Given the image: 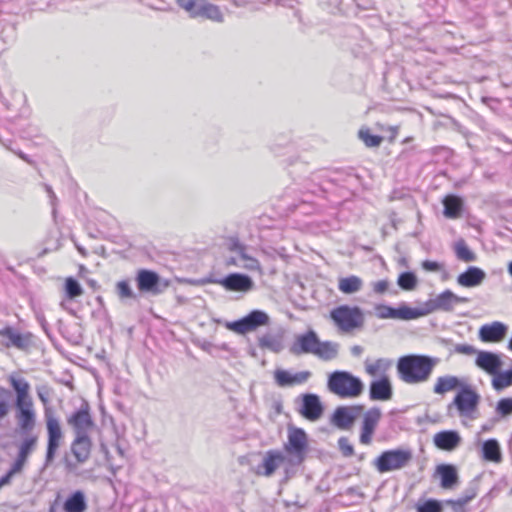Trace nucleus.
<instances>
[{
    "label": "nucleus",
    "mask_w": 512,
    "mask_h": 512,
    "mask_svg": "<svg viewBox=\"0 0 512 512\" xmlns=\"http://www.w3.org/2000/svg\"><path fill=\"white\" fill-rule=\"evenodd\" d=\"M316 345H319V337L314 330H308L303 334L295 336V340L290 346V352L299 356L302 354H314Z\"/></svg>",
    "instance_id": "19"
},
{
    "label": "nucleus",
    "mask_w": 512,
    "mask_h": 512,
    "mask_svg": "<svg viewBox=\"0 0 512 512\" xmlns=\"http://www.w3.org/2000/svg\"><path fill=\"white\" fill-rule=\"evenodd\" d=\"M116 294L120 299H135L136 294L131 288L128 280H121L116 283L115 286Z\"/></svg>",
    "instance_id": "47"
},
{
    "label": "nucleus",
    "mask_w": 512,
    "mask_h": 512,
    "mask_svg": "<svg viewBox=\"0 0 512 512\" xmlns=\"http://www.w3.org/2000/svg\"><path fill=\"white\" fill-rule=\"evenodd\" d=\"M455 351L464 355H473L477 354L479 351L472 345L468 344H460L455 347Z\"/></svg>",
    "instance_id": "57"
},
{
    "label": "nucleus",
    "mask_w": 512,
    "mask_h": 512,
    "mask_svg": "<svg viewBox=\"0 0 512 512\" xmlns=\"http://www.w3.org/2000/svg\"><path fill=\"white\" fill-rule=\"evenodd\" d=\"M469 502L461 495L457 499L447 500L445 504L450 505L454 512H462Z\"/></svg>",
    "instance_id": "51"
},
{
    "label": "nucleus",
    "mask_w": 512,
    "mask_h": 512,
    "mask_svg": "<svg viewBox=\"0 0 512 512\" xmlns=\"http://www.w3.org/2000/svg\"><path fill=\"white\" fill-rule=\"evenodd\" d=\"M508 332V326L502 322L494 321L485 324L479 329V338L483 342H500Z\"/></svg>",
    "instance_id": "23"
},
{
    "label": "nucleus",
    "mask_w": 512,
    "mask_h": 512,
    "mask_svg": "<svg viewBox=\"0 0 512 512\" xmlns=\"http://www.w3.org/2000/svg\"><path fill=\"white\" fill-rule=\"evenodd\" d=\"M310 377V371H300L294 374L284 369H276L274 371V380L280 387L300 385L307 382Z\"/></svg>",
    "instance_id": "21"
},
{
    "label": "nucleus",
    "mask_w": 512,
    "mask_h": 512,
    "mask_svg": "<svg viewBox=\"0 0 512 512\" xmlns=\"http://www.w3.org/2000/svg\"><path fill=\"white\" fill-rule=\"evenodd\" d=\"M486 278V273L479 267L470 266L466 271L459 274L457 283L463 287L479 286Z\"/></svg>",
    "instance_id": "29"
},
{
    "label": "nucleus",
    "mask_w": 512,
    "mask_h": 512,
    "mask_svg": "<svg viewBox=\"0 0 512 512\" xmlns=\"http://www.w3.org/2000/svg\"><path fill=\"white\" fill-rule=\"evenodd\" d=\"M294 465L289 464L288 457L278 450H269L266 452L263 461L256 468V474L270 477L276 469L284 467L286 478L290 477V468Z\"/></svg>",
    "instance_id": "9"
},
{
    "label": "nucleus",
    "mask_w": 512,
    "mask_h": 512,
    "mask_svg": "<svg viewBox=\"0 0 512 512\" xmlns=\"http://www.w3.org/2000/svg\"><path fill=\"white\" fill-rule=\"evenodd\" d=\"M482 456L485 460L491 462L501 461V450L497 440L489 439L482 444Z\"/></svg>",
    "instance_id": "36"
},
{
    "label": "nucleus",
    "mask_w": 512,
    "mask_h": 512,
    "mask_svg": "<svg viewBox=\"0 0 512 512\" xmlns=\"http://www.w3.org/2000/svg\"><path fill=\"white\" fill-rule=\"evenodd\" d=\"M308 449V437L302 428L289 426L287 429V442L284 450L287 453L288 462L298 466L304 459Z\"/></svg>",
    "instance_id": "3"
},
{
    "label": "nucleus",
    "mask_w": 512,
    "mask_h": 512,
    "mask_svg": "<svg viewBox=\"0 0 512 512\" xmlns=\"http://www.w3.org/2000/svg\"><path fill=\"white\" fill-rule=\"evenodd\" d=\"M15 418L17 424L23 432H31L36 424V413L34 410L33 400L15 402Z\"/></svg>",
    "instance_id": "17"
},
{
    "label": "nucleus",
    "mask_w": 512,
    "mask_h": 512,
    "mask_svg": "<svg viewBox=\"0 0 512 512\" xmlns=\"http://www.w3.org/2000/svg\"><path fill=\"white\" fill-rule=\"evenodd\" d=\"M376 316L380 319H400V320H413L425 316L420 308H411L406 304L394 308L388 305L380 304L375 307Z\"/></svg>",
    "instance_id": "12"
},
{
    "label": "nucleus",
    "mask_w": 512,
    "mask_h": 512,
    "mask_svg": "<svg viewBox=\"0 0 512 512\" xmlns=\"http://www.w3.org/2000/svg\"><path fill=\"white\" fill-rule=\"evenodd\" d=\"M359 138L364 142V144L369 148H374L380 146L383 141V137L380 135H373L368 128H362L358 132Z\"/></svg>",
    "instance_id": "42"
},
{
    "label": "nucleus",
    "mask_w": 512,
    "mask_h": 512,
    "mask_svg": "<svg viewBox=\"0 0 512 512\" xmlns=\"http://www.w3.org/2000/svg\"><path fill=\"white\" fill-rule=\"evenodd\" d=\"M455 254L456 257L464 262H473L476 260V255L472 252L464 240H459L455 244Z\"/></svg>",
    "instance_id": "41"
},
{
    "label": "nucleus",
    "mask_w": 512,
    "mask_h": 512,
    "mask_svg": "<svg viewBox=\"0 0 512 512\" xmlns=\"http://www.w3.org/2000/svg\"><path fill=\"white\" fill-rule=\"evenodd\" d=\"M357 6L367 9L369 6V0H353Z\"/></svg>",
    "instance_id": "63"
},
{
    "label": "nucleus",
    "mask_w": 512,
    "mask_h": 512,
    "mask_svg": "<svg viewBox=\"0 0 512 512\" xmlns=\"http://www.w3.org/2000/svg\"><path fill=\"white\" fill-rule=\"evenodd\" d=\"M67 424L73 429L75 435H89L95 424L88 403H83L78 410L74 411L67 418Z\"/></svg>",
    "instance_id": "13"
},
{
    "label": "nucleus",
    "mask_w": 512,
    "mask_h": 512,
    "mask_svg": "<svg viewBox=\"0 0 512 512\" xmlns=\"http://www.w3.org/2000/svg\"><path fill=\"white\" fill-rule=\"evenodd\" d=\"M178 6L191 18H204L216 23L224 22V14L220 7L207 0H176Z\"/></svg>",
    "instance_id": "5"
},
{
    "label": "nucleus",
    "mask_w": 512,
    "mask_h": 512,
    "mask_svg": "<svg viewBox=\"0 0 512 512\" xmlns=\"http://www.w3.org/2000/svg\"><path fill=\"white\" fill-rule=\"evenodd\" d=\"M12 477L13 476H11L9 474V472H7L5 475H3L0 478V487L2 488L3 486L10 484Z\"/></svg>",
    "instance_id": "61"
},
{
    "label": "nucleus",
    "mask_w": 512,
    "mask_h": 512,
    "mask_svg": "<svg viewBox=\"0 0 512 512\" xmlns=\"http://www.w3.org/2000/svg\"><path fill=\"white\" fill-rule=\"evenodd\" d=\"M391 365H392V361L387 358H379V359H376L375 361H371V360L367 359L364 362L365 372L369 376H372V377L380 376V378L383 376H387L386 372L390 369Z\"/></svg>",
    "instance_id": "32"
},
{
    "label": "nucleus",
    "mask_w": 512,
    "mask_h": 512,
    "mask_svg": "<svg viewBox=\"0 0 512 512\" xmlns=\"http://www.w3.org/2000/svg\"><path fill=\"white\" fill-rule=\"evenodd\" d=\"M412 458L413 454L410 449L386 450L374 460V466L379 473H386L405 468Z\"/></svg>",
    "instance_id": "6"
},
{
    "label": "nucleus",
    "mask_w": 512,
    "mask_h": 512,
    "mask_svg": "<svg viewBox=\"0 0 512 512\" xmlns=\"http://www.w3.org/2000/svg\"><path fill=\"white\" fill-rule=\"evenodd\" d=\"M371 286H372V290H373L374 293H376V294H383L389 288V281L386 280V279L379 280V281L373 282L371 284Z\"/></svg>",
    "instance_id": "56"
},
{
    "label": "nucleus",
    "mask_w": 512,
    "mask_h": 512,
    "mask_svg": "<svg viewBox=\"0 0 512 512\" xmlns=\"http://www.w3.org/2000/svg\"><path fill=\"white\" fill-rule=\"evenodd\" d=\"M135 280L137 283V287L141 292H150L153 294H157L160 292L158 288L160 277L154 271L140 269L137 271Z\"/></svg>",
    "instance_id": "24"
},
{
    "label": "nucleus",
    "mask_w": 512,
    "mask_h": 512,
    "mask_svg": "<svg viewBox=\"0 0 512 512\" xmlns=\"http://www.w3.org/2000/svg\"><path fill=\"white\" fill-rule=\"evenodd\" d=\"M468 301L466 297H460L450 290H445L436 297L428 300L425 303V308L422 310L425 312V315L434 311L451 312L456 304L466 303Z\"/></svg>",
    "instance_id": "11"
},
{
    "label": "nucleus",
    "mask_w": 512,
    "mask_h": 512,
    "mask_svg": "<svg viewBox=\"0 0 512 512\" xmlns=\"http://www.w3.org/2000/svg\"><path fill=\"white\" fill-rule=\"evenodd\" d=\"M433 442L441 450L453 451L460 445L461 437L455 430H444L434 435Z\"/></svg>",
    "instance_id": "25"
},
{
    "label": "nucleus",
    "mask_w": 512,
    "mask_h": 512,
    "mask_svg": "<svg viewBox=\"0 0 512 512\" xmlns=\"http://www.w3.org/2000/svg\"><path fill=\"white\" fill-rule=\"evenodd\" d=\"M381 418V411L379 408L373 407L369 409L363 416L361 427L360 442L368 445L371 443L372 435L377 427Z\"/></svg>",
    "instance_id": "20"
},
{
    "label": "nucleus",
    "mask_w": 512,
    "mask_h": 512,
    "mask_svg": "<svg viewBox=\"0 0 512 512\" xmlns=\"http://www.w3.org/2000/svg\"><path fill=\"white\" fill-rule=\"evenodd\" d=\"M338 447L345 457H351L354 454V448L346 437L338 440Z\"/></svg>",
    "instance_id": "50"
},
{
    "label": "nucleus",
    "mask_w": 512,
    "mask_h": 512,
    "mask_svg": "<svg viewBox=\"0 0 512 512\" xmlns=\"http://www.w3.org/2000/svg\"><path fill=\"white\" fill-rule=\"evenodd\" d=\"M469 502L461 495L457 499L447 500L445 504L450 505L454 512H462Z\"/></svg>",
    "instance_id": "52"
},
{
    "label": "nucleus",
    "mask_w": 512,
    "mask_h": 512,
    "mask_svg": "<svg viewBox=\"0 0 512 512\" xmlns=\"http://www.w3.org/2000/svg\"><path fill=\"white\" fill-rule=\"evenodd\" d=\"M10 384L16 392L15 402H22L32 399L29 393L30 385L25 379H16L14 377H10Z\"/></svg>",
    "instance_id": "38"
},
{
    "label": "nucleus",
    "mask_w": 512,
    "mask_h": 512,
    "mask_svg": "<svg viewBox=\"0 0 512 512\" xmlns=\"http://www.w3.org/2000/svg\"><path fill=\"white\" fill-rule=\"evenodd\" d=\"M37 443L36 436H29L25 438L19 446L17 457L28 461L29 455L34 450Z\"/></svg>",
    "instance_id": "44"
},
{
    "label": "nucleus",
    "mask_w": 512,
    "mask_h": 512,
    "mask_svg": "<svg viewBox=\"0 0 512 512\" xmlns=\"http://www.w3.org/2000/svg\"><path fill=\"white\" fill-rule=\"evenodd\" d=\"M363 281L360 277L351 275L338 280V289L344 294H354L362 289Z\"/></svg>",
    "instance_id": "35"
},
{
    "label": "nucleus",
    "mask_w": 512,
    "mask_h": 512,
    "mask_svg": "<svg viewBox=\"0 0 512 512\" xmlns=\"http://www.w3.org/2000/svg\"><path fill=\"white\" fill-rule=\"evenodd\" d=\"M397 284L401 289L411 291L417 285V277L413 272H402L397 279Z\"/></svg>",
    "instance_id": "45"
},
{
    "label": "nucleus",
    "mask_w": 512,
    "mask_h": 512,
    "mask_svg": "<svg viewBox=\"0 0 512 512\" xmlns=\"http://www.w3.org/2000/svg\"><path fill=\"white\" fill-rule=\"evenodd\" d=\"M463 497L470 502L472 499H474L477 495V489L475 486H470L463 492Z\"/></svg>",
    "instance_id": "58"
},
{
    "label": "nucleus",
    "mask_w": 512,
    "mask_h": 512,
    "mask_svg": "<svg viewBox=\"0 0 512 512\" xmlns=\"http://www.w3.org/2000/svg\"><path fill=\"white\" fill-rule=\"evenodd\" d=\"M258 346L262 349H268L274 353H278L282 350V340L279 336L265 333L258 337Z\"/></svg>",
    "instance_id": "37"
},
{
    "label": "nucleus",
    "mask_w": 512,
    "mask_h": 512,
    "mask_svg": "<svg viewBox=\"0 0 512 512\" xmlns=\"http://www.w3.org/2000/svg\"><path fill=\"white\" fill-rule=\"evenodd\" d=\"M339 348L340 345L337 342L321 341L319 339V345H316L313 355L323 361H331L338 357Z\"/></svg>",
    "instance_id": "30"
},
{
    "label": "nucleus",
    "mask_w": 512,
    "mask_h": 512,
    "mask_svg": "<svg viewBox=\"0 0 512 512\" xmlns=\"http://www.w3.org/2000/svg\"><path fill=\"white\" fill-rule=\"evenodd\" d=\"M475 364L488 374H496L502 365L500 357L489 351H479L475 360Z\"/></svg>",
    "instance_id": "27"
},
{
    "label": "nucleus",
    "mask_w": 512,
    "mask_h": 512,
    "mask_svg": "<svg viewBox=\"0 0 512 512\" xmlns=\"http://www.w3.org/2000/svg\"><path fill=\"white\" fill-rule=\"evenodd\" d=\"M492 386L496 391H502L507 387L512 386V369L504 372H496L493 374Z\"/></svg>",
    "instance_id": "39"
},
{
    "label": "nucleus",
    "mask_w": 512,
    "mask_h": 512,
    "mask_svg": "<svg viewBox=\"0 0 512 512\" xmlns=\"http://www.w3.org/2000/svg\"><path fill=\"white\" fill-rule=\"evenodd\" d=\"M27 461L24 460V459H21L19 457H16L14 463L12 464V466L10 467V469L8 470L9 474L11 476H14L18 473H21L24 466L26 465Z\"/></svg>",
    "instance_id": "55"
},
{
    "label": "nucleus",
    "mask_w": 512,
    "mask_h": 512,
    "mask_svg": "<svg viewBox=\"0 0 512 512\" xmlns=\"http://www.w3.org/2000/svg\"><path fill=\"white\" fill-rule=\"evenodd\" d=\"M330 317L338 329L344 333H350L355 329H360L364 324L363 312L357 306H338L331 311Z\"/></svg>",
    "instance_id": "4"
},
{
    "label": "nucleus",
    "mask_w": 512,
    "mask_h": 512,
    "mask_svg": "<svg viewBox=\"0 0 512 512\" xmlns=\"http://www.w3.org/2000/svg\"><path fill=\"white\" fill-rule=\"evenodd\" d=\"M416 510L417 512H443V503L436 499L418 501Z\"/></svg>",
    "instance_id": "43"
},
{
    "label": "nucleus",
    "mask_w": 512,
    "mask_h": 512,
    "mask_svg": "<svg viewBox=\"0 0 512 512\" xmlns=\"http://www.w3.org/2000/svg\"><path fill=\"white\" fill-rule=\"evenodd\" d=\"M11 400V391L6 388L0 387V420L8 415L10 411Z\"/></svg>",
    "instance_id": "46"
},
{
    "label": "nucleus",
    "mask_w": 512,
    "mask_h": 512,
    "mask_svg": "<svg viewBox=\"0 0 512 512\" xmlns=\"http://www.w3.org/2000/svg\"><path fill=\"white\" fill-rule=\"evenodd\" d=\"M438 359L426 355L410 354L402 356L397 362L399 378L407 384H419L427 381Z\"/></svg>",
    "instance_id": "1"
},
{
    "label": "nucleus",
    "mask_w": 512,
    "mask_h": 512,
    "mask_svg": "<svg viewBox=\"0 0 512 512\" xmlns=\"http://www.w3.org/2000/svg\"><path fill=\"white\" fill-rule=\"evenodd\" d=\"M225 264L227 266H235V267H239V268H241V265H242V263H239V261L237 260V255L233 254V253L231 256H229L226 259Z\"/></svg>",
    "instance_id": "59"
},
{
    "label": "nucleus",
    "mask_w": 512,
    "mask_h": 512,
    "mask_svg": "<svg viewBox=\"0 0 512 512\" xmlns=\"http://www.w3.org/2000/svg\"><path fill=\"white\" fill-rule=\"evenodd\" d=\"M327 388L342 399L357 398L364 391V383L348 371L336 370L328 375Z\"/></svg>",
    "instance_id": "2"
},
{
    "label": "nucleus",
    "mask_w": 512,
    "mask_h": 512,
    "mask_svg": "<svg viewBox=\"0 0 512 512\" xmlns=\"http://www.w3.org/2000/svg\"><path fill=\"white\" fill-rule=\"evenodd\" d=\"M507 270L509 275L512 277V261L508 264Z\"/></svg>",
    "instance_id": "64"
},
{
    "label": "nucleus",
    "mask_w": 512,
    "mask_h": 512,
    "mask_svg": "<svg viewBox=\"0 0 512 512\" xmlns=\"http://www.w3.org/2000/svg\"><path fill=\"white\" fill-rule=\"evenodd\" d=\"M362 410L361 405L339 406L335 409L331 422L341 430L350 429Z\"/></svg>",
    "instance_id": "18"
},
{
    "label": "nucleus",
    "mask_w": 512,
    "mask_h": 512,
    "mask_svg": "<svg viewBox=\"0 0 512 512\" xmlns=\"http://www.w3.org/2000/svg\"><path fill=\"white\" fill-rule=\"evenodd\" d=\"M65 291L70 299L76 298L83 294V289L79 282L72 277H69L65 281Z\"/></svg>",
    "instance_id": "48"
},
{
    "label": "nucleus",
    "mask_w": 512,
    "mask_h": 512,
    "mask_svg": "<svg viewBox=\"0 0 512 512\" xmlns=\"http://www.w3.org/2000/svg\"><path fill=\"white\" fill-rule=\"evenodd\" d=\"M301 405L298 412L311 422L318 421L324 412L323 404L317 394L305 393L300 396Z\"/></svg>",
    "instance_id": "16"
},
{
    "label": "nucleus",
    "mask_w": 512,
    "mask_h": 512,
    "mask_svg": "<svg viewBox=\"0 0 512 512\" xmlns=\"http://www.w3.org/2000/svg\"><path fill=\"white\" fill-rule=\"evenodd\" d=\"M92 441L89 435H75L71 444V452L77 462H86L91 454Z\"/></svg>",
    "instance_id": "26"
},
{
    "label": "nucleus",
    "mask_w": 512,
    "mask_h": 512,
    "mask_svg": "<svg viewBox=\"0 0 512 512\" xmlns=\"http://www.w3.org/2000/svg\"><path fill=\"white\" fill-rule=\"evenodd\" d=\"M444 216L455 219L461 216L463 201L459 196L448 195L443 199Z\"/></svg>",
    "instance_id": "33"
},
{
    "label": "nucleus",
    "mask_w": 512,
    "mask_h": 512,
    "mask_svg": "<svg viewBox=\"0 0 512 512\" xmlns=\"http://www.w3.org/2000/svg\"><path fill=\"white\" fill-rule=\"evenodd\" d=\"M65 512H84L87 508L86 498L82 491L73 492L64 502Z\"/></svg>",
    "instance_id": "34"
},
{
    "label": "nucleus",
    "mask_w": 512,
    "mask_h": 512,
    "mask_svg": "<svg viewBox=\"0 0 512 512\" xmlns=\"http://www.w3.org/2000/svg\"><path fill=\"white\" fill-rule=\"evenodd\" d=\"M495 412L498 416L505 418L512 415V398H501L496 405Z\"/></svg>",
    "instance_id": "49"
},
{
    "label": "nucleus",
    "mask_w": 512,
    "mask_h": 512,
    "mask_svg": "<svg viewBox=\"0 0 512 512\" xmlns=\"http://www.w3.org/2000/svg\"><path fill=\"white\" fill-rule=\"evenodd\" d=\"M393 396V388L388 376L373 380L369 386V397L373 401H388Z\"/></svg>",
    "instance_id": "22"
},
{
    "label": "nucleus",
    "mask_w": 512,
    "mask_h": 512,
    "mask_svg": "<svg viewBox=\"0 0 512 512\" xmlns=\"http://www.w3.org/2000/svg\"><path fill=\"white\" fill-rule=\"evenodd\" d=\"M36 391H37V395H38L40 401L44 405H47L50 401V396H51L50 387L47 385H41V386L37 387Z\"/></svg>",
    "instance_id": "53"
},
{
    "label": "nucleus",
    "mask_w": 512,
    "mask_h": 512,
    "mask_svg": "<svg viewBox=\"0 0 512 512\" xmlns=\"http://www.w3.org/2000/svg\"><path fill=\"white\" fill-rule=\"evenodd\" d=\"M421 266L425 271H428V272H439L444 269L443 264L436 262V261H431V260H424L421 263Z\"/></svg>",
    "instance_id": "54"
},
{
    "label": "nucleus",
    "mask_w": 512,
    "mask_h": 512,
    "mask_svg": "<svg viewBox=\"0 0 512 512\" xmlns=\"http://www.w3.org/2000/svg\"><path fill=\"white\" fill-rule=\"evenodd\" d=\"M466 383L462 382L458 377L446 375L439 377L434 385L435 394H444L456 389H461Z\"/></svg>",
    "instance_id": "31"
},
{
    "label": "nucleus",
    "mask_w": 512,
    "mask_h": 512,
    "mask_svg": "<svg viewBox=\"0 0 512 512\" xmlns=\"http://www.w3.org/2000/svg\"><path fill=\"white\" fill-rule=\"evenodd\" d=\"M46 427L48 434L45 465H50L56 456L57 450L63 438L60 423L57 418L46 415Z\"/></svg>",
    "instance_id": "14"
},
{
    "label": "nucleus",
    "mask_w": 512,
    "mask_h": 512,
    "mask_svg": "<svg viewBox=\"0 0 512 512\" xmlns=\"http://www.w3.org/2000/svg\"><path fill=\"white\" fill-rule=\"evenodd\" d=\"M270 322L269 315L262 310H252L243 318L227 322L226 328L240 335L255 331L261 326H266Z\"/></svg>",
    "instance_id": "7"
},
{
    "label": "nucleus",
    "mask_w": 512,
    "mask_h": 512,
    "mask_svg": "<svg viewBox=\"0 0 512 512\" xmlns=\"http://www.w3.org/2000/svg\"><path fill=\"white\" fill-rule=\"evenodd\" d=\"M229 251L237 255V260L242 263L241 268L249 271H260V262L253 256L252 248L241 243L238 239H231Z\"/></svg>",
    "instance_id": "15"
},
{
    "label": "nucleus",
    "mask_w": 512,
    "mask_h": 512,
    "mask_svg": "<svg viewBox=\"0 0 512 512\" xmlns=\"http://www.w3.org/2000/svg\"><path fill=\"white\" fill-rule=\"evenodd\" d=\"M479 399L477 392L465 384L458 391L453 402L448 405V410L450 411L452 407H456L460 416H470L476 410Z\"/></svg>",
    "instance_id": "10"
},
{
    "label": "nucleus",
    "mask_w": 512,
    "mask_h": 512,
    "mask_svg": "<svg viewBox=\"0 0 512 512\" xmlns=\"http://www.w3.org/2000/svg\"><path fill=\"white\" fill-rule=\"evenodd\" d=\"M45 189H46V191H47V193H48V195H49V197L51 199V204L54 206L55 205L56 196H55L52 188L50 186L46 185Z\"/></svg>",
    "instance_id": "62"
},
{
    "label": "nucleus",
    "mask_w": 512,
    "mask_h": 512,
    "mask_svg": "<svg viewBox=\"0 0 512 512\" xmlns=\"http://www.w3.org/2000/svg\"><path fill=\"white\" fill-rule=\"evenodd\" d=\"M435 474L439 476L440 486L443 489H453L459 482L457 469L451 464L438 465Z\"/></svg>",
    "instance_id": "28"
},
{
    "label": "nucleus",
    "mask_w": 512,
    "mask_h": 512,
    "mask_svg": "<svg viewBox=\"0 0 512 512\" xmlns=\"http://www.w3.org/2000/svg\"><path fill=\"white\" fill-rule=\"evenodd\" d=\"M0 335L7 338L10 344L17 348H24L27 344L26 339L11 327H6L0 331Z\"/></svg>",
    "instance_id": "40"
},
{
    "label": "nucleus",
    "mask_w": 512,
    "mask_h": 512,
    "mask_svg": "<svg viewBox=\"0 0 512 512\" xmlns=\"http://www.w3.org/2000/svg\"><path fill=\"white\" fill-rule=\"evenodd\" d=\"M201 284L215 283L221 285L227 291L247 293L254 288L252 278L246 274L231 273L224 278H213L209 276L199 281Z\"/></svg>",
    "instance_id": "8"
},
{
    "label": "nucleus",
    "mask_w": 512,
    "mask_h": 512,
    "mask_svg": "<svg viewBox=\"0 0 512 512\" xmlns=\"http://www.w3.org/2000/svg\"><path fill=\"white\" fill-rule=\"evenodd\" d=\"M364 348L360 345H354L351 347V354L355 357H359L362 355Z\"/></svg>",
    "instance_id": "60"
}]
</instances>
